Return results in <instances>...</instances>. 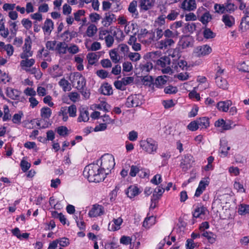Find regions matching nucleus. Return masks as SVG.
<instances>
[{
	"label": "nucleus",
	"mask_w": 249,
	"mask_h": 249,
	"mask_svg": "<svg viewBox=\"0 0 249 249\" xmlns=\"http://www.w3.org/2000/svg\"><path fill=\"white\" fill-rule=\"evenodd\" d=\"M83 175L89 182H100L105 178L104 172L101 171L98 164H90L85 167Z\"/></svg>",
	"instance_id": "1"
},
{
	"label": "nucleus",
	"mask_w": 249,
	"mask_h": 249,
	"mask_svg": "<svg viewBox=\"0 0 249 249\" xmlns=\"http://www.w3.org/2000/svg\"><path fill=\"white\" fill-rule=\"evenodd\" d=\"M115 166L113 158L108 154L102 156L101 158L100 169L104 172L105 176L108 174L111 169Z\"/></svg>",
	"instance_id": "2"
},
{
	"label": "nucleus",
	"mask_w": 249,
	"mask_h": 249,
	"mask_svg": "<svg viewBox=\"0 0 249 249\" xmlns=\"http://www.w3.org/2000/svg\"><path fill=\"white\" fill-rule=\"evenodd\" d=\"M141 146L144 147L143 149L149 154H153L156 152L158 148L157 142L152 139H147L143 145Z\"/></svg>",
	"instance_id": "3"
},
{
	"label": "nucleus",
	"mask_w": 249,
	"mask_h": 249,
	"mask_svg": "<svg viewBox=\"0 0 249 249\" xmlns=\"http://www.w3.org/2000/svg\"><path fill=\"white\" fill-rule=\"evenodd\" d=\"M194 162L193 157L190 154L185 155L182 159L180 163V167L184 171H186L190 168L192 163Z\"/></svg>",
	"instance_id": "4"
},
{
	"label": "nucleus",
	"mask_w": 249,
	"mask_h": 249,
	"mask_svg": "<svg viewBox=\"0 0 249 249\" xmlns=\"http://www.w3.org/2000/svg\"><path fill=\"white\" fill-rule=\"evenodd\" d=\"M21 94V92L16 89L11 88H7L6 95L12 100H19L22 102L24 98L23 97H20Z\"/></svg>",
	"instance_id": "5"
},
{
	"label": "nucleus",
	"mask_w": 249,
	"mask_h": 249,
	"mask_svg": "<svg viewBox=\"0 0 249 249\" xmlns=\"http://www.w3.org/2000/svg\"><path fill=\"white\" fill-rule=\"evenodd\" d=\"M208 213V210L206 207L201 204H198L194 212L193 213V217L195 218H203L204 216Z\"/></svg>",
	"instance_id": "6"
},
{
	"label": "nucleus",
	"mask_w": 249,
	"mask_h": 249,
	"mask_svg": "<svg viewBox=\"0 0 249 249\" xmlns=\"http://www.w3.org/2000/svg\"><path fill=\"white\" fill-rule=\"evenodd\" d=\"M212 48L207 45L197 47L194 53L198 57H201L210 54L212 52Z\"/></svg>",
	"instance_id": "7"
},
{
	"label": "nucleus",
	"mask_w": 249,
	"mask_h": 249,
	"mask_svg": "<svg viewBox=\"0 0 249 249\" xmlns=\"http://www.w3.org/2000/svg\"><path fill=\"white\" fill-rule=\"evenodd\" d=\"M104 213V208L100 205H94L91 210L89 212V215L90 217H96L103 214Z\"/></svg>",
	"instance_id": "8"
},
{
	"label": "nucleus",
	"mask_w": 249,
	"mask_h": 249,
	"mask_svg": "<svg viewBox=\"0 0 249 249\" xmlns=\"http://www.w3.org/2000/svg\"><path fill=\"white\" fill-rule=\"evenodd\" d=\"M110 33L112 35V36L115 37V39L118 42L123 41L124 37V35L123 31H122L120 28L114 27V29H112V27H111L110 29Z\"/></svg>",
	"instance_id": "9"
},
{
	"label": "nucleus",
	"mask_w": 249,
	"mask_h": 249,
	"mask_svg": "<svg viewBox=\"0 0 249 249\" xmlns=\"http://www.w3.org/2000/svg\"><path fill=\"white\" fill-rule=\"evenodd\" d=\"M172 68L177 71H179L181 70H184L185 68L187 69V63L183 60H178L177 62L174 60Z\"/></svg>",
	"instance_id": "10"
},
{
	"label": "nucleus",
	"mask_w": 249,
	"mask_h": 249,
	"mask_svg": "<svg viewBox=\"0 0 249 249\" xmlns=\"http://www.w3.org/2000/svg\"><path fill=\"white\" fill-rule=\"evenodd\" d=\"M195 0H184L181 4V8L188 11H193L196 8Z\"/></svg>",
	"instance_id": "11"
},
{
	"label": "nucleus",
	"mask_w": 249,
	"mask_h": 249,
	"mask_svg": "<svg viewBox=\"0 0 249 249\" xmlns=\"http://www.w3.org/2000/svg\"><path fill=\"white\" fill-rule=\"evenodd\" d=\"M115 20V15L110 12H108L105 13V17L102 20V23L105 27H108Z\"/></svg>",
	"instance_id": "12"
},
{
	"label": "nucleus",
	"mask_w": 249,
	"mask_h": 249,
	"mask_svg": "<svg viewBox=\"0 0 249 249\" xmlns=\"http://www.w3.org/2000/svg\"><path fill=\"white\" fill-rule=\"evenodd\" d=\"M139 104L137 95H131L127 98L125 105L127 107H138Z\"/></svg>",
	"instance_id": "13"
},
{
	"label": "nucleus",
	"mask_w": 249,
	"mask_h": 249,
	"mask_svg": "<svg viewBox=\"0 0 249 249\" xmlns=\"http://www.w3.org/2000/svg\"><path fill=\"white\" fill-rule=\"evenodd\" d=\"M74 79L77 81L76 88L78 90L86 88V81L84 77L81 74L77 73L74 76Z\"/></svg>",
	"instance_id": "14"
},
{
	"label": "nucleus",
	"mask_w": 249,
	"mask_h": 249,
	"mask_svg": "<svg viewBox=\"0 0 249 249\" xmlns=\"http://www.w3.org/2000/svg\"><path fill=\"white\" fill-rule=\"evenodd\" d=\"M232 105V102L231 100H226L225 101H220L216 104V107L219 111L223 112H227L229 107Z\"/></svg>",
	"instance_id": "15"
},
{
	"label": "nucleus",
	"mask_w": 249,
	"mask_h": 249,
	"mask_svg": "<svg viewBox=\"0 0 249 249\" xmlns=\"http://www.w3.org/2000/svg\"><path fill=\"white\" fill-rule=\"evenodd\" d=\"M89 120V113L88 109L86 107H82L80 108V115L78 118V121L88 122Z\"/></svg>",
	"instance_id": "16"
},
{
	"label": "nucleus",
	"mask_w": 249,
	"mask_h": 249,
	"mask_svg": "<svg viewBox=\"0 0 249 249\" xmlns=\"http://www.w3.org/2000/svg\"><path fill=\"white\" fill-rule=\"evenodd\" d=\"M193 39L189 36H183L181 37L179 43L183 49L191 46L192 44Z\"/></svg>",
	"instance_id": "17"
},
{
	"label": "nucleus",
	"mask_w": 249,
	"mask_h": 249,
	"mask_svg": "<svg viewBox=\"0 0 249 249\" xmlns=\"http://www.w3.org/2000/svg\"><path fill=\"white\" fill-rule=\"evenodd\" d=\"M222 21L224 23L225 26L228 27H232L235 23V19L233 16L225 14L222 16Z\"/></svg>",
	"instance_id": "18"
},
{
	"label": "nucleus",
	"mask_w": 249,
	"mask_h": 249,
	"mask_svg": "<svg viewBox=\"0 0 249 249\" xmlns=\"http://www.w3.org/2000/svg\"><path fill=\"white\" fill-rule=\"evenodd\" d=\"M233 0H228L224 3L226 13H231L237 9V7L234 4Z\"/></svg>",
	"instance_id": "19"
},
{
	"label": "nucleus",
	"mask_w": 249,
	"mask_h": 249,
	"mask_svg": "<svg viewBox=\"0 0 249 249\" xmlns=\"http://www.w3.org/2000/svg\"><path fill=\"white\" fill-rule=\"evenodd\" d=\"M54 24L53 21L49 18H47L44 24V26L42 27L44 33L51 34L52 30L53 29Z\"/></svg>",
	"instance_id": "20"
},
{
	"label": "nucleus",
	"mask_w": 249,
	"mask_h": 249,
	"mask_svg": "<svg viewBox=\"0 0 249 249\" xmlns=\"http://www.w3.org/2000/svg\"><path fill=\"white\" fill-rule=\"evenodd\" d=\"M55 50L60 54H64L68 50V45L65 42H59L57 43Z\"/></svg>",
	"instance_id": "21"
},
{
	"label": "nucleus",
	"mask_w": 249,
	"mask_h": 249,
	"mask_svg": "<svg viewBox=\"0 0 249 249\" xmlns=\"http://www.w3.org/2000/svg\"><path fill=\"white\" fill-rule=\"evenodd\" d=\"M215 83L219 88L224 90L228 89V84L225 79H223L220 76H217L215 77Z\"/></svg>",
	"instance_id": "22"
},
{
	"label": "nucleus",
	"mask_w": 249,
	"mask_h": 249,
	"mask_svg": "<svg viewBox=\"0 0 249 249\" xmlns=\"http://www.w3.org/2000/svg\"><path fill=\"white\" fill-rule=\"evenodd\" d=\"M101 93L105 95H110L112 94L113 90L111 85L107 83L104 84L99 89Z\"/></svg>",
	"instance_id": "23"
},
{
	"label": "nucleus",
	"mask_w": 249,
	"mask_h": 249,
	"mask_svg": "<svg viewBox=\"0 0 249 249\" xmlns=\"http://www.w3.org/2000/svg\"><path fill=\"white\" fill-rule=\"evenodd\" d=\"M168 76L166 75L158 76L154 82V85L157 88H161L165 85L168 79Z\"/></svg>",
	"instance_id": "24"
},
{
	"label": "nucleus",
	"mask_w": 249,
	"mask_h": 249,
	"mask_svg": "<svg viewBox=\"0 0 249 249\" xmlns=\"http://www.w3.org/2000/svg\"><path fill=\"white\" fill-rule=\"evenodd\" d=\"M156 64L162 68H165L167 66L170 65L171 60L168 56H164L158 59L157 61Z\"/></svg>",
	"instance_id": "25"
},
{
	"label": "nucleus",
	"mask_w": 249,
	"mask_h": 249,
	"mask_svg": "<svg viewBox=\"0 0 249 249\" xmlns=\"http://www.w3.org/2000/svg\"><path fill=\"white\" fill-rule=\"evenodd\" d=\"M199 127L207 128L210 125L209 119L206 117H200L196 119Z\"/></svg>",
	"instance_id": "26"
},
{
	"label": "nucleus",
	"mask_w": 249,
	"mask_h": 249,
	"mask_svg": "<svg viewBox=\"0 0 249 249\" xmlns=\"http://www.w3.org/2000/svg\"><path fill=\"white\" fill-rule=\"evenodd\" d=\"M140 193L139 189L137 186H131L128 188L126 194L128 197L131 198L138 195Z\"/></svg>",
	"instance_id": "27"
},
{
	"label": "nucleus",
	"mask_w": 249,
	"mask_h": 249,
	"mask_svg": "<svg viewBox=\"0 0 249 249\" xmlns=\"http://www.w3.org/2000/svg\"><path fill=\"white\" fill-rule=\"evenodd\" d=\"M240 28L244 32L249 29V15H246L242 18Z\"/></svg>",
	"instance_id": "28"
},
{
	"label": "nucleus",
	"mask_w": 249,
	"mask_h": 249,
	"mask_svg": "<svg viewBox=\"0 0 249 249\" xmlns=\"http://www.w3.org/2000/svg\"><path fill=\"white\" fill-rule=\"evenodd\" d=\"M230 149V147L227 146V142L225 140H220V152L223 154L224 157L228 154V151Z\"/></svg>",
	"instance_id": "29"
},
{
	"label": "nucleus",
	"mask_w": 249,
	"mask_h": 249,
	"mask_svg": "<svg viewBox=\"0 0 249 249\" xmlns=\"http://www.w3.org/2000/svg\"><path fill=\"white\" fill-rule=\"evenodd\" d=\"M159 48L160 49H166L168 47L171 46L174 44V41L171 38H165L161 40L160 42Z\"/></svg>",
	"instance_id": "30"
},
{
	"label": "nucleus",
	"mask_w": 249,
	"mask_h": 249,
	"mask_svg": "<svg viewBox=\"0 0 249 249\" xmlns=\"http://www.w3.org/2000/svg\"><path fill=\"white\" fill-rule=\"evenodd\" d=\"M154 5V2L150 0H142L140 3L141 7L144 10L151 8Z\"/></svg>",
	"instance_id": "31"
},
{
	"label": "nucleus",
	"mask_w": 249,
	"mask_h": 249,
	"mask_svg": "<svg viewBox=\"0 0 249 249\" xmlns=\"http://www.w3.org/2000/svg\"><path fill=\"white\" fill-rule=\"evenodd\" d=\"M52 114V110L48 107H43L40 110V115L44 119H49Z\"/></svg>",
	"instance_id": "32"
},
{
	"label": "nucleus",
	"mask_w": 249,
	"mask_h": 249,
	"mask_svg": "<svg viewBox=\"0 0 249 249\" xmlns=\"http://www.w3.org/2000/svg\"><path fill=\"white\" fill-rule=\"evenodd\" d=\"M200 234H192V239H188L186 241V249H194L195 247V244L193 239L199 237Z\"/></svg>",
	"instance_id": "33"
},
{
	"label": "nucleus",
	"mask_w": 249,
	"mask_h": 249,
	"mask_svg": "<svg viewBox=\"0 0 249 249\" xmlns=\"http://www.w3.org/2000/svg\"><path fill=\"white\" fill-rule=\"evenodd\" d=\"M59 85L63 88L64 91H70L71 89L70 83L65 78L60 80Z\"/></svg>",
	"instance_id": "34"
},
{
	"label": "nucleus",
	"mask_w": 249,
	"mask_h": 249,
	"mask_svg": "<svg viewBox=\"0 0 249 249\" xmlns=\"http://www.w3.org/2000/svg\"><path fill=\"white\" fill-rule=\"evenodd\" d=\"M142 81L144 85L149 87L151 85L154 86V80L152 76L146 75L143 76L142 78Z\"/></svg>",
	"instance_id": "35"
},
{
	"label": "nucleus",
	"mask_w": 249,
	"mask_h": 249,
	"mask_svg": "<svg viewBox=\"0 0 249 249\" xmlns=\"http://www.w3.org/2000/svg\"><path fill=\"white\" fill-rule=\"evenodd\" d=\"M97 29L94 24H90L87 28L86 34L89 37H92L96 33Z\"/></svg>",
	"instance_id": "36"
},
{
	"label": "nucleus",
	"mask_w": 249,
	"mask_h": 249,
	"mask_svg": "<svg viewBox=\"0 0 249 249\" xmlns=\"http://www.w3.org/2000/svg\"><path fill=\"white\" fill-rule=\"evenodd\" d=\"M155 221V218L153 216L146 217L143 222V226L146 228H149L150 226L154 224Z\"/></svg>",
	"instance_id": "37"
},
{
	"label": "nucleus",
	"mask_w": 249,
	"mask_h": 249,
	"mask_svg": "<svg viewBox=\"0 0 249 249\" xmlns=\"http://www.w3.org/2000/svg\"><path fill=\"white\" fill-rule=\"evenodd\" d=\"M24 60H22L20 62V66L22 67H32L35 63V60L33 58H31L30 59H28V58H24Z\"/></svg>",
	"instance_id": "38"
},
{
	"label": "nucleus",
	"mask_w": 249,
	"mask_h": 249,
	"mask_svg": "<svg viewBox=\"0 0 249 249\" xmlns=\"http://www.w3.org/2000/svg\"><path fill=\"white\" fill-rule=\"evenodd\" d=\"M212 19V16L209 12H205L201 17L199 20L205 25H206Z\"/></svg>",
	"instance_id": "39"
},
{
	"label": "nucleus",
	"mask_w": 249,
	"mask_h": 249,
	"mask_svg": "<svg viewBox=\"0 0 249 249\" xmlns=\"http://www.w3.org/2000/svg\"><path fill=\"white\" fill-rule=\"evenodd\" d=\"M141 69L142 72H149L153 68V64L150 62H147L140 65Z\"/></svg>",
	"instance_id": "40"
},
{
	"label": "nucleus",
	"mask_w": 249,
	"mask_h": 249,
	"mask_svg": "<svg viewBox=\"0 0 249 249\" xmlns=\"http://www.w3.org/2000/svg\"><path fill=\"white\" fill-rule=\"evenodd\" d=\"M215 12L219 14H223L226 13L224 4L215 3L214 5Z\"/></svg>",
	"instance_id": "41"
},
{
	"label": "nucleus",
	"mask_w": 249,
	"mask_h": 249,
	"mask_svg": "<svg viewBox=\"0 0 249 249\" xmlns=\"http://www.w3.org/2000/svg\"><path fill=\"white\" fill-rule=\"evenodd\" d=\"M89 63L93 65L97 60V55L94 53H89L87 56Z\"/></svg>",
	"instance_id": "42"
},
{
	"label": "nucleus",
	"mask_w": 249,
	"mask_h": 249,
	"mask_svg": "<svg viewBox=\"0 0 249 249\" xmlns=\"http://www.w3.org/2000/svg\"><path fill=\"white\" fill-rule=\"evenodd\" d=\"M23 52L20 54V57L21 58H26L33 55V53L31 51L30 46L26 49H23Z\"/></svg>",
	"instance_id": "43"
},
{
	"label": "nucleus",
	"mask_w": 249,
	"mask_h": 249,
	"mask_svg": "<svg viewBox=\"0 0 249 249\" xmlns=\"http://www.w3.org/2000/svg\"><path fill=\"white\" fill-rule=\"evenodd\" d=\"M186 223L184 222H180L177 225V227L176 228V232L178 233L181 232H187L188 229L186 228Z\"/></svg>",
	"instance_id": "44"
},
{
	"label": "nucleus",
	"mask_w": 249,
	"mask_h": 249,
	"mask_svg": "<svg viewBox=\"0 0 249 249\" xmlns=\"http://www.w3.org/2000/svg\"><path fill=\"white\" fill-rule=\"evenodd\" d=\"M203 36L205 38L210 39L215 37V34L209 28H206L203 31Z\"/></svg>",
	"instance_id": "45"
},
{
	"label": "nucleus",
	"mask_w": 249,
	"mask_h": 249,
	"mask_svg": "<svg viewBox=\"0 0 249 249\" xmlns=\"http://www.w3.org/2000/svg\"><path fill=\"white\" fill-rule=\"evenodd\" d=\"M109 55L113 62L117 63L119 61L120 58L116 49L111 50L109 52Z\"/></svg>",
	"instance_id": "46"
},
{
	"label": "nucleus",
	"mask_w": 249,
	"mask_h": 249,
	"mask_svg": "<svg viewBox=\"0 0 249 249\" xmlns=\"http://www.w3.org/2000/svg\"><path fill=\"white\" fill-rule=\"evenodd\" d=\"M165 189L163 188L162 185L158 186L155 189L154 194L153 195V197L156 198V196L159 197H160L163 192H164Z\"/></svg>",
	"instance_id": "47"
},
{
	"label": "nucleus",
	"mask_w": 249,
	"mask_h": 249,
	"mask_svg": "<svg viewBox=\"0 0 249 249\" xmlns=\"http://www.w3.org/2000/svg\"><path fill=\"white\" fill-rule=\"evenodd\" d=\"M169 55L173 58H180L181 56L180 48L176 47V48L170 50Z\"/></svg>",
	"instance_id": "48"
},
{
	"label": "nucleus",
	"mask_w": 249,
	"mask_h": 249,
	"mask_svg": "<svg viewBox=\"0 0 249 249\" xmlns=\"http://www.w3.org/2000/svg\"><path fill=\"white\" fill-rule=\"evenodd\" d=\"M4 115L2 118L3 121H7L11 119V115L10 113V111L8 106L4 105L3 107Z\"/></svg>",
	"instance_id": "49"
},
{
	"label": "nucleus",
	"mask_w": 249,
	"mask_h": 249,
	"mask_svg": "<svg viewBox=\"0 0 249 249\" xmlns=\"http://www.w3.org/2000/svg\"><path fill=\"white\" fill-rule=\"evenodd\" d=\"M58 116H62V120L66 122L68 119V112L67 107H61L60 110L58 112Z\"/></svg>",
	"instance_id": "50"
},
{
	"label": "nucleus",
	"mask_w": 249,
	"mask_h": 249,
	"mask_svg": "<svg viewBox=\"0 0 249 249\" xmlns=\"http://www.w3.org/2000/svg\"><path fill=\"white\" fill-rule=\"evenodd\" d=\"M68 113L71 117H74L76 116V107L74 105H72L68 107V110L67 109Z\"/></svg>",
	"instance_id": "51"
},
{
	"label": "nucleus",
	"mask_w": 249,
	"mask_h": 249,
	"mask_svg": "<svg viewBox=\"0 0 249 249\" xmlns=\"http://www.w3.org/2000/svg\"><path fill=\"white\" fill-rule=\"evenodd\" d=\"M238 69L240 71L249 73V62H243L238 66Z\"/></svg>",
	"instance_id": "52"
},
{
	"label": "nucleus",
	"mask_w": 249,
	"mask_h": 249,
	"mask_svg": "<svg viewBox=\"0 0 249 249\" xmlns=\"http://www.w3.org/2000/svg\"><path fill=\"white\" fill-rule=\"evenodd\" d=\"M56 240L61 247H66L70 244L69 239L66 237L60 238Z\"/></svg>",
	"instance_id": "53"
},
{
	"label": "nucleus",
	"mask_w": 249,
	"mask_h": 249,
	"mask_svg": "<svg viewBox=\"0 0 249 249\" xmlns=\"http://www.w3.org/2000/svg\"><path fill=\"white\" fill-rule=\"evenodd\" d=\"M238 213L241 215L249 213V205H241L239 208Z\"/></svg>",
	"instance_id": "54"
},
{
	"label": "nucleus",
	"mask_w": 249,
	"mask_h": 249,
	"mask_svg": "<svg viewBox=\"0 0 249 249\" xmlns=\"http://www.w3.org/2000/svg\"><path fill=\"white\" fill-rule=\"evenodd\" d=\"M68 129L66 126H61L57 128V133L62 136H66L68 134Z\"/></svg>",
	"instance_id": "55"
},
{
	"label": "nucleus",
	"mask_w": 249,
	"mask_h": 249,
	"mask_svg": "<svg viewBox=\"0 0 249 249\" xmlns=\"http://www.w3.org/2000/svg\"><path fill=\"white\" fill-rule=\"evenodd\" d=\"M105 40L106 45L107 47H111L114 43V37L112 36L108 35L105 37Z\"/></svg>",
	"instance_id": "56"
},
{
	"label": "nucleus",
	"mask_w": 249,
	"mask_h": 249,
	"mask_svg": "<svg viewBox=\"0 0 249 249\" xmlns=\"http://www.w3.org/2000/svg\"><path fill=\"white\" fill-rule=\"evenodd\" d=\"M23 115V114L22 112H19V113L15 114L13 116V122L15 124H20Z\"/></svg>",
	"instance_id": "57"
},
{
	"label": "nucleus",
	"mask_w": 249,
	"mask_h": 249,
	"mask_svg": "<svg viewBox=\"0 0 249 249\" xmlns=\"http://www.w3.org/2000/svg\"><path fill=\"white\" fill-rule=\"evenodd\" d=\"M187 128L191 131H195L198 128V124L197 120L191 122L187 126Z\"/></svg>",
	"instance_id": "58"
},
{
	"label": "nucleus",
	"mask_w": 249,
	"mask_h": 249,
	"mask_svg": "<svg viewBox=\"0 0 249 249\" xmlns=\"http://www.w3.org/2000/svg\"><path fill=\"white\" fill-rule=\"evenodd\" d=\"M53 215L58 218L59 221L63 225H65L66 223V218H65L64 215H63L62 213H58L54 211L53 212Z\"/></svg>",
	"instance_id": "59"
},
{
	"label": "nucleus",
	"mask_w": 249,
	"mask_h": 249,
	"mask_svg": "<svg viewBox=\"0 0 249 249\" xmlns=\"http://www.w3.org/2000/svg\"><path fill=\"white\" fill-rule=\"evenodd\" d=\"M128 57L131 61L136 62L140 59L141 55L138 53H130Z\"/></svg>",
	"instance_id": "60"
},
{
	"label": "nucleus",
	"mask_w": 249,
	"mask_h": 249,
	"mask_svg": "<svg viewBox=\"0 0 249 249\" xmlns=\"http://www.w3.org/2000/svg\"><path fill=\"white\" fill-rule=\"evenodd\" d=\"M202 235L211 244H213L215 241L216 234H202Z\"/></svg>",
	"instance_id": "61"
},
{
	"label": "nucleus",
	"mask_w": 249,
	"mask_h": 249,
	"mask_svg": "<svg viewBox=\"0 0 249 249\" xmlns=\"http://www.w3.org/2000/svg\"><path fill=\"white\" fill-rule=\"evenodd\" d=\"M162 181L161 176L160 174H157L151 180V182L153 184L158 185Z\"/></svg>",
	"instance_id": "62"
},
{
	"label": "nucleus",
	"mask_w": 249,
	"mask_h": 249,
	"mask_svg": "<svg viewBox=\"0 0 249 249\" xmlns=\"http://www.w3.org/2000/svg\"><path fill=\"white\" fill-rule=\"evenodd\" d=\"M133 69V66L131 62H124L123 64V71L129 72Z\"/></svg>",
	"instance_id": "63"
},
{
	"label": "nucleus",
	"mask_w": 249,
	"mask_h": 249,
	"mask_svg": "<svg viewBox=\"0 0 249 249\" xmlns=\"http://www.w3.org/2000/svg\"><path fill=\"white\" fill-rule=\"evenodd\" d=\"M20 166L23 172H26L30 167L31 164L28 161L22 160L20 162Z\"/></svg>",
	"instance_id": "64"
}]
</instances>
